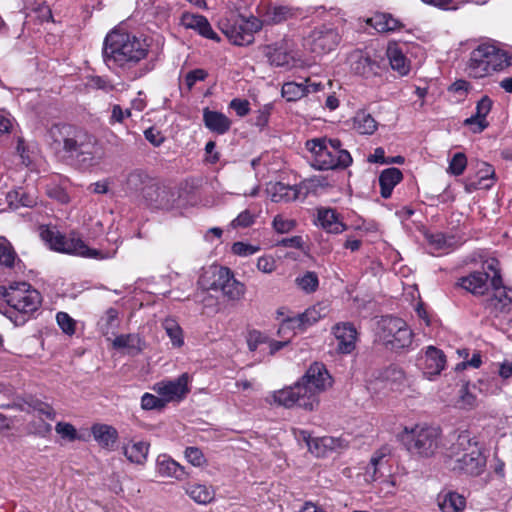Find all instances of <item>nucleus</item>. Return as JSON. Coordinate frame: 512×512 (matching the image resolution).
I'll return each mask as SVG.
<instances>
[{
    "label": "nucleus",
    "mask_w": 512,
    "mask_h": 512,
    "mask_svg": "<svg viewBox=\"0 0 512 512\" xmlns=\"http://www.w3.org/2000/svg\"><path fill=\"white\" fill-rule=\"evenodd\" d=\"M488 55L489 49L486 48V44L479 45L471 52L470 59L467 64V72L470 77L479 79L491 74Z\"/></svg>",
    "instance_id": "14"
},
{
    "label": "nucleus",
    "mask_w": 512,
    "mask_h": 512,
    "mask_svg": "<svg viewBox=\"0 0 512 512\" xmlns=\"http://www.w3.org/2000/svg\"><path fill=\"white\" fill-rule=\"evenodd\" d=\"M273 228L278 233H288L296 226V221L292 219L283 218L281 215H276L273 219Z\"/></svg>",
    "instance_id": "53"
},
{
    "label": "nucleus",
    "mask_w": 512,
    "mask_h": 512,
    "mask_svg": "<svg viewBox=\"0 0 512 512\" xmlns=\"http://www.w3.org/2000/svg\"><path fill=\"white\" fill-rule=\"evenodd\" d=\"M337 349L343 354L351 353L356 346L357 331L351 323H338L333 327Z\"/></svg>",
    "instance_id": "17"
},
{
    "label": "nucleus",
    "mask_w": 512,
    "mask_h": 512,
    "mask_svg": "<svg viewBox=\"0 0 512 512\" xmlns=\"http://www.w3.org/2000/svg\"><path fill=\"white\" fill-rule=\"evenodd\" d=\"M353 70L356 74L369 78L379 74L381 65L379 61L371 58L369 55H360L353 64Z\"/></svg>",
    "instance_id": "34"
},
{
    "label": "nucleus",
    "mask_w": 512,
    "mask_h": 512,
    "mask_svg": "<svg viewBox=\"0 0 512 512\" xmlns=\"http://www.w3.org/2000/svg\"><path fill=\"white\" fill-rule=\"evenodd\" d=\"M267 57L271 65L276 67H288L293 60L291 54L282 48H274L268 52Z\"/></svg>",
    "instance_id": "44"
},
{
    "label": "nucleus",
    "mask_w": 512,
    "mask_h": 512,
    "mask_svg": "<svg viewBox=\"0 0 512 512\" xmlns=\"http://www.w3.org/2000/svg\"><path fill=\"white\" fill-rule=\"evenodd\" d=\"M47 195L54 200H57L58 202L62 204H66L69 202L70 197L67 194V192L58 185H52L47 188Z\"/></svg>",
    "instance_id": "58"
},
{
    "label": "nucleus",
    "mask_w": 512,
    "mask_h": 512,
    "mask_svg": "<svg viewBox=\"0 0 512 512\" xmlns=\"http://www.w3.org/2000/svg\"><path fill=\"white\" fill-rule=\"evenodd\" d=\"M398 438L411 454L431 457L439 448L440 429L416 425L410 430L405 428Z\"/></svg>",
    "instance_id": "5"
},
{
    "label": "nucleus",
    "mask_w": 512,
    "mask_h": 512,
    "mask_svg": "<svg viewBox=\"0 0 512 512\" xmlns=\"http://www.w3.org/2000/svg\"><path fill=\"white\" fill-rule=\"evenodd\" d=\"M295 282L306 293L315 292L319 285L318 276L312 271H307L302 277H297Z\"/></svg>",
    "instance_id": "46"
},
{
    "label": "nucleus",
    "mask_w": 512,
    "mask_h": 512,
    "mask_svg": "<svg viewBox=\"0 0 512 512\" xmlns=\"http://www.w3.org/2000/svg\"><path fill=\"white\" fill-rule=\"evenodd\" d=\"M307 41L310 50L320 55L335 49L340 42V35L335 29L322 27L312 31Z\"/></svg>",
    "instance_id": "11"
},
{
    "label": "nucleus",
    "mask_w": 512,
    "mask_h": 512,
    "mask_svg": "<svg viewBox=\"0 0 512 512\" xmlns=\"http://www.w3.org/2000/svg\"><path fill=\"white\" fill-rule=\"evenodd\" d=\"M446 364V356L442 350L429 346L426 350L423 362V373L429 378L439 375Z\"/></svg>",
    "instance_id": "21"
},
{
    "label": "nucleus",
    "mask_w": 512,
    "mask_h": 512,
    "mask_svg": "<svg viewBox=\"0 0 512 512\" xmlns=\"http://www.w3.org/2000/svg\"><path fill=\"white\" fill-rule=\"evenodd\" d=\"M185 457L194 466H201L205 463V457L202 451L197 447H187Z\"/></svg>",
    "instance_id": "56"
},
{
    "label": "nucleus",
    "mask_w": 512,
    "mask_h": 512,
    "mask_svg": "<svg viewBox=\"0 0 512 512\" xmlns=\"http://www.w3.org/2000/svg\"><path fill=\"white\" fill-rule=\"evenodd\" d=\"M46 142L54 151L61 149L80 169L99 165L105 151L97 138L88 131L70 124H54L45 135Z\"/></svg>",
    "instance_id": "1"
},
{
    "label": "nucleus",
    "mask_w": 512,
    "mask_h": 512,
    "mask_svg": "<svg viewBox=\"0 0 512 512\" xmlns=\"http://www.w3.org/2000/svg\"><path fill=\"white\" fill-rule=\"evenodd\" d=\"M272 202H290L298 198L299 190L296 186L286 185L282 182L269 183L266 189Z\"/></svg>",
    "instance_id": "26"
},
{
    "label": "nucleus",
    "mask_w": 512,
    "mask_h": 512,
    "mask_svg": "<svg viewBox=\"0 0 512 512\" xmlns=\"http://www.w3.org/2000/svg\"><path fill=\"white\" fill-rule=\"evenodd\" d=\"M492 108V100L488 96H483L477 103L476 106V115L480 117L481 123H479L478 130H484L488 127V122L486 121V116L489 114Z\"/></svg>",
    "instance_id": "47"
},
{
    "label": "nucleus",
    "mask_w": 512,
    "mask_h": 512,
    "mask_svg": "<svg viewBox=\"0 0 512 512\" xmlns=\"http://www.w3.org/2000/svg\"><path fill=\"white\" fill-rule=\"evenodd\" d=\"M487 266L482 271H473L467 276L460 277L456 287L463 288L474 296H483L488 293L491 276Z\"/></svg>",
    "instance_id": "12"
},
{
    "label": "nucleus",
    "mask_w": 512,
    "mask_h": 512,
    "mask_svg": "<svg viewBox=\"0 0 512 512\" xmlns=\"http://www.w3.org/2000/svg\"><path fill=\"white\" fill-rule=\"evenodd\" d=\"M151 179L147 173L142 170L130 172L126 179V187L132 193H144V188L150 183Z\"/></svg>",
    "instance_id": "37"
},
{
    "label": "nucleus",
    "mask_w": 512,
    "mask_h": 512,
    "mask_svg": "<svg viewBox=\"0 0 512 512\" xmlns=\"http://www.w3.org/2000/svg\"><path fill=\"white\" fill-rule=\"evenodd\" d=\"M305 146L313 154V167L317 170L345 169L352 163L339 139L314 138L307 140Z\"/></svg>",
    "instance_id": "4"
},
{
    "label": "nucleus",
    "mask_w": 512,
    "mask_h": 512,
    "mask_svg": "<svg viewBox=\"0 0 512 512\" xmlns=\"http://www.w3.org/2000/svg\"><path fill=\"white\" fill-rule=\"evenodd\" d=\"M163 327L170 337L173 346L181 347L184 344L182 329L174 319H165Z\"/></svg>",
    "instance_id": "42"
},
{
    "label": "nucleus",
    "mask_w": 512,
    "mask_h": 512,
    "mask_svg": "<svg viewBox=\"0 0 512 512\" xmlns=\"http://www.w3.org/2000/svg\"><path fill=\"white\" fill-rule=\"evenodd\" d=\"M222 32L229 38V40L233 44L238 46L251 44L254 40V36H251V34L247 33L240 19H237L233 23L229 21L223 23Z\"/></svg>",
    "instance_id": "24"
},
{
    "label": "nucleus",
    "mask_w": 512,
    "mask_h": 512,
    "mask_svg": "<svg viewBox=\"0 0 512 512\" xmlns=\"http://www.w3.org/2000/svg\"><path fill=\"white\" fill-rule=\"evenodd\" d=\"M268 337L257 330L248 333L247 345L250 351H255L260 344L267 343Z\"/></svg>",
    "instance_id": "57"
},
{
    "label": "nucleus",
    "mask_w": 512,
    "mask_h": 512,
    "mask_svg": "<svg viewBox=\"0 0 512 512\" xmlns=\"http://www.w3.org/2000/svg\"><path fill=\"white\" fill-rule=\"evenodd\" d=\"M321 317L322 314L319 309L315 306L310 307L301 314L285 319L281 323L278 333L281 334L287 329L304 331L307 327L315 324Z\"/></svg>",
    "instance_id": "15"
},
{
    "label": "nucleus",
    "mask_w": 512,
    "mask_h": 512,
    "mask_svg": "<svg viewBox=\"0 0 512 512\" xmlns=\"http://www.w3.org/2000/svg\"><path fill=\"white\" fill-rule=\"evenodd\" d=\"M282 96L287 101H296L306 96L308 93V89L303 84H298L295 82H287L282 86Z\"/></svg>",
    "instance_id": "41"
},
{
    "label": "nucleus",
    "mask_w": 512,
    "mask_h": 512,
    "mask_svg": "<svg viewBox=\"0 0 512 512\" xmlns=\"http://www.w3.org/2000/svg\"><path fill=\"white\" fill-rule=\"evenodd\" d=\"M91 433L95 441L107 450H112L119 438L117 429L108 424H94Z\"/></svg>",
    "instance_id": "25"
},
{
    "label": "nucleus",
    "mask_w": 512,
    "mask_h": 512,
    "mask_svg": "<svg viewBox=\"0 0 512 512\" xmlns=\"http://www.w3.org/2000/svg\"><path fill=\"white\" fill-rule=\"evenodd\" d=\"M56 320L62 331L68 335L75 333V320L66 312H58Z\"/></svg>",
    "instance_id": "51"
},
{
    "label": "nucleus",
    "mask_w": 512,
    "mask_h": 512,
    "mask_svg": "<svg viewBox=\"0 0 512 512\" xmlns=\"http://www.w3.org/2000/svg\"><path fill=\"white\" fill-rule=\"evenodd\" d=\"M25 404H27V408L29 409V412L31 410L37 411L40 414L45 415L50 420H53L56 416V412L49 404L42 402L38 399L30 398L28 400V402H25Z\"/></svg>",
    "instance_id": "48"
},
{
    "label": "nucleus",
    "mask_w": 512,
    "mask_h": 512,
    "mask_svg": "<svg viewBox=\"0 0 512 512\" xmlns=\"http://www.w3.org/2000/svg\"><path fill=\"white\" fill-rule=\"evenodd\" d=\"M16 252L12 245L4 238H0V264L12 268L15 263Z\"/></svg>",
    "instance_id": "45"
},
{
    "label": "nucleus",
    "mask_w": 512,
    "mask_h": 512,
    "mask_svg": "<svg viewBox=\"0 0 512 512\" xmlns=\"http://www.w3.org/2000/svg\"><path fill=\"white\" fill-rule=\"evenodd\" d=\"M150 444L146 441H131L123 446V454L131 463L143 465L148 456Z\"/></svg>",
    "instance_id": "29"
},
{
    "label": "nucleus",
    "mask_w": 512,
    "mask_h": 512,
    "mask_svg": "<svg viewBox=\"0 0 512 512\" xmlns=\"http://www.w3.org/2000/svg\"><path fill=\"white\" fill-rule=\"evenodd\" d=\"M487 269L493 272L490 279V287L493 289V297L503 306L512 303V289L503 284L500 270L496 268V262L487 263Z\"/></svg>",
    "instance_id": "18"
},
{
    "label": "nucleus",
    "mask_w": 512,
    "mask_h": 512,
    "mask_svg": "<svg viewBox=\"0 0 512 512\" xmlns=\"http://www.w3.org/2000/svg\"><path fill=\"white\" fill-rule=\"evenodd\" d=\"M438 505L442 512H461L466 506V500L456 492H448L441 500L439 499Z\"/></svg>",
    "instance_id": "36"
},
{
    "label": "nucleus",
    "mask_w": 512,
    "mask_h": 512,
    "mask_svg": "<svg viewBox=\"0 0 512 512\" xmlns=\"http://www.w3.org/2000/svg\"><path fill=\"white\" fill-rule=\"evenodd\" d=\"M89 86L94 89L110 92L114 89V85L107 79L101 76H93L89 80Z\"/></svg>",
    "instance_id": "61"
},
{
    "label": "nucleus",
    "mask_w": 512,
    "mask_h": 512,
    "mask_svg": "<svg viewBox=\"0 0 512 512\" xmlns=\"http://www.w3.org/2000/svg\"><path fill=\"white\" fill-rule=\"evenodd\" d=\"M295 16V11L285 5L268 6L262 12L261 17L267 25L279 24Z\"/></svg>",
    "instance_id": "31"
},
{
    "label": "nucleus",
    "mask_w": 512,
    "mask_h": 512,
    "mask_svg": "<svg viewBox=\"0 0 512 512\" xmlns=\"http://www.w3.org/2000/svg\"><path fill=\"white\" fill-rule=\"evenodd\" d=\"M0 295L6 303L22 314H32L41 306V294L26 282L12 283L7 288L0 286Z\"/></svg>",
    "instance_id": "7"
},
{
    "label": "nucleus",
    "mask_w": 512,
    "mask_h": 512,
    "mask_svg": "<svg viewBox=\"0 0 512 512\" xmlns=\"http://www.w3.org/2000/svg\"><path fill=\"white\" fill-rule=\"evenodd\" d=\"M203 122L208 130L218 135L227 133L232 125L231 120L225 114L209 108L203 109Z\"/></svg>",
    "instance_id": "20"
},
{
    "label": "nucleus",
    "mask_w": 512,
    "mask_h": 512,
    "mask_svg": "<svg viewBox=\"0 0 512 512\" xmlns=\"http://www.w3.org/2000/svg\"><path fill=\"white\" fill-rule=\"evenodd\" d=\"M182 24L189 29H194L199 32L205 38L220 41V37L216 32L213 31L208 20L202 15L195 14H183L181 19Z\"/></svg>",
    "instance_id": "22"
},
{
    "label": "nucleus",
    "mask_w": 512,
    "mask_h": 512,
    "mask_svg": "<svg viewBox=\"0 0 512 512\" xmlns=\"http://www.w3.org/2000/svg\"><path fill=\"white\" fill-rule=\"evenodd\" d=\"M143 199L156 208H169L174 199L173 194L166 188L154 183L152 180L144 188Z\"/></svg>",
    "instance_id": "16"
},
{
    "label": "nucleus",
    "mask_w": 512,
    "mask_h": 512,
    "mask_svg": "<svg viewBox=\"0 0 512 512\" xmlns=\"http://www.w3.org/2000/svg\"><path fill=\"white\" fill-rule=\"evenodd\" d=\"M366 23L379 33H391L404 28V24L399 19L386 12L374 13Z\"/></svg>",
    "instance_id": "19"
},
{
    "label": "nucleus",
    "mask_w": 512,
    "mask_h": 512,
    "mask_svg": "<svg viewBox=\"0 0 512 512\" xmlns=\"http://www.w3.org/2000/svg\"><path fill=\"white\" fill-rule=\"evenodd\" d=\"M403 179V174L398 168H387L379 176L380 194L388 199L393 188Z\"/></svg>",
    "instance_id": "28"
},
{
    "label": "nucleus",
    "mask_w": 512,
    "mask_h": 512,
    "mask_svg": "<svg viewBox=\"0 0 512 512\" xmlns=\"http://www.w3.org/2000/svg\"><path fill=\"white\" fill-rule=\"evenodd\" d=\"M40 235L49 247L57 252L74 254L87 258H102L101 251L89 248L75 233L65 236L57 230L45 228L41 230Z\"/></svg>",
    "instance_id": "8"
},
{
    "label": "nucleus",
    "mask_w": 512,
    "mask_h": 512,
    "mask_svg": "<svg viewBox=\"0 0 512 512\" xmlns=\"http://www.w3.org/2000/svg\"><path fill=\"white\" fill-rule=\"evenodd\" d=\"M336 440L332 437H322L307 440V446L311 453L317 457L324 456L327 450L335 448Z\"/></svg>",
    "instance_id": "39"
},
{
    "label": "nucleus",
    "mask_w": 512,
    "mask_h": 512,
    "mask_svg": "<svg viewBox=\"0 0 512 512\" xmlns=\"http://www.w3.org/2000/svg\"><path fill=\"white\" fill-rule=\"evenodd\" d=\"M258 250H259L258 247H255V246H252L250 244L243 243V242H235L232 245V252L235 255H239V256L253 255Z\"/></svg>",
    "instance_id": "63"
},
{
    "label": "nucleus",
    "mask_w": 512,
    "mask_h": 512,
    "mask_svg": "<svg viewBox=\"0 0 512 512\" xmlns=\"http://www.w3.org/2000/svg\"><path fill=\"white\" fill-rule=\"evenodd\" d=\"M158 473L164 477H174L178 480L184 479L186 472L184 467L166 455H160L157 459Z\"/></svg>",
    "instance_id": "33"
},
{
    "label": "nucleus",
    "mask_w": 512,
    "mask_h": 512,
    "mask_svg": "<svg viewBox=\"0 0 512 512\" xmlns=\"http://www.w3.org/2000/svg\"><path fill=\"white\" fill-rule=\"evenodd\" d=\"M444 463L455 473L478 476L486 467V457L471 433L464 430L451 435V444L446 448Z\"/></svg>",
    "instance_id": "3"
},
{
    "label": "nucleus",
    "mask_w": 512,
    "mask_h": 512,
    "mask_svg": "<svg viewBox=\"0 0 512 512\" xmlns=\"http://www.w3.org/2000/svg\"><path fill=\"white\" fill-rule=\"evenodd\" d=\"M19 199L22 207H34L37 204V195L33 189L18 187Z\"/></svg>",
    "instance_id": "55"
},
{
    "label": "nucleus",
    "mask_w": 512,
    "mask_h": 512,
    "mask_svg": "<svg viewBox=\"0 0 512 512\" xmlns=\"http://www.w3.org/2000/svg\"><path fill=\"white\" fill-rule=\"evenodd\" d=\"M299 382L305 387V393L309 398L319 400V393L331 386L332 378L324 364L315 362L310 365Z\"/></svg>",
    "instance_id": "9"
},
{
    "label": "nucleus",
    "mask_w": 512,
    "mask_h": 512,
    "mask_svg": "<svg viewBox=\"0 0 512 512\" xmlns=\"http://www.w3.org/2000/svg\"><path fill=\"white\" fill-rule=\"evenodd\" d=\"M353 127L359 134L371 135L377 129V122L370 114L360 111L354 117Z\"/></svg>",
    "instance_id": "38"
},
{
    "label": "nucleus",
    "mask_w": 512,
    "mask_h": 512,
    "mask_svg": "<svg viewBox=\"0 0 512 512\" xmlns=\"http://www.w3.org/2000/svg\"><path fill=\"white\" fill-rule=\"evenodd\" d=\"M377 336L390 350L399 351L412 344L413 332L405 321L394 316H383L378 321Z\"/></svg>",
    "instance_id": "6"
},
{
    "label": "nucleus",
    "mask_w": 512,
    "mask_h": 512,
    "mask_svg": "<svg viewBox=\"0 0 512 512\" xmlns=\"http://www.w3.org/2000/svg\"><path fill=\"white\" fill-rule=\"evenodd\" d=\"M391 68L399 75L405 76L410 71V62L397 44H389L386 51Z\"/></svg>",
    "instance_id": "30"
},
{
    "label": "nucleus",
    "mask_w": 512,
    "mask_h": 512,
    "mask_svg": "<svg viewBox=\"0 0 512 512\" xmlns=\"http://www.w3.org/2000/svg\"><path fill=\"white\" fill-rule=\"evenodd\" d=\"M116 349H127L129 354L137 355L145 348V342L138 334H121L113 341Z\"/></svg>",
    "instance_id": "32"
},
{
    "label": "nucleus",
    "mask_w": 512,
    "mask_h": 512,
    "mask_svg": "<svg viewBox=\"0 0 512 512\" xmlns=\"http://www.w3.org/2000/svg\"><path fill=\"white\" fill-rule=\"evenodd\" d=\"M486 48L489 49L488 61L491 73L503 70L512 64V57L506 51L498 49L494 45L490 44H486Z\"/></svg>",
    "instance_id": "35"
},
{
    "label": "nucleus",
    "mask_w": 512,
    "mask_h": 512,
    "mask_svg": "<svg viewBox=\"0 0 512 512\" xmlns=\"http://www.w3.org/2000/svg\"><path fill=\"white\" fill-rule=\"evenodd\" d=\"M317 221L329 233L339 234L347 229V226L339 219V214L332 208L318 209Z\"/></svg>",
    "instance_id": "23"
},
{
    "label": "nucleus",
    "mask_w": 512,
    "mask_h": 512,
    "mask_svg": "<svg viewBox=\"0 0 512 512\" xmlns=\"http://www.w3.org/2000/svg\"><path fill=\"white\" fill-rule=\"evenodd\" d=\"M244 285L237 281L234 278V275L230 278V281L227 282L221 292L223 295L231 301L239 300L244 295Z\"/></svg>",
    "instance_id": "43"
},
{
    "label": "nucleus",
    "mask_w": 512,
    "mask_h": 512,
    "mask_svg": "<svg viewBox=\"0 0 512 512\" xmlns=\"http://www.w3.org/2000/svg\"><path fill=\"white\" fill-rule=\"evenodd\" d=\"M211 276L207 279L206 276L202 279V285L207 290H222L224 285L230 281L233 276L232 271L226 267H215L210 271Z\"/></svg>",
    "instance_id": "27"
},
{
    "label": "nucleus",
    "mask_w": 512,
    "mask_h": 512,
    "mask_svg": "<svg viewBox=\"0 0 512 512\" xmlns=\"http://www.w3.org/2000/svg\"><path fill=\"white\" fill-rule=\"evenodd\" d=\"M141 407L145 410H160L165 407V401L153 394L145 393L141 398Z\"/></svg>",
    "instance_id": "52"
},
{
    "label": "nucleus",
    "mask_w": 512,
    "mask_h": 512,
    "mask_svg": "<svg viewBox=\"0 0 512 512\" xmlns=\"http://www.w3.org/2000/svg\"><path fill=\"white\" fill-rule=\"evenodd\" d=\"M269 116H270V107L264 106L263 108L259 109L256 112V115L251 119L252 124L257 127L264 128L269 121Z\"/></svg>",
    "instance_id": "62"
},
{
    "label": "nucleus",
    "mask_w": 512,
    "mask_h": 512,
    "mask_svg": "<svg viewBox=\"0 0 512 512\" xmlns=\"http://www.w3.org/2000/svg\"><path fill=\"white\" fill-rule=\"evenodd\" d=\"M254 223V216L248 210H244L241 212L231 223V225L236 227H249Z\"/></svg>",
    "instance_id": "64"
},
{
    "label": "nucleus",
    "mask_w": 512,
    "mask_h": 512,
    "mask_svg": "<svg viewBox=\"0 0 512 512\" xmlns=\"http://www.w3.org/2000/svg\"><path fill=\"white\" fill-rule=\"evenodd\" d=\"M466 166H467L466 155L462 152H458V153L454 154V156L452 157V159L449 163L448 171L455 176H459V175L463 174Z\"/></svg>",
    "instance_id": "49"
},
{
    "label": "nucleus",
    "mask_w": 512,
    "mask_h": 512,
    "mask_svg": "<svg viewBox=\"0 0 512 512\" xmlns=\"http://www.w3.org/2000/svg\"><path fill=\"white\" fill-rule=\"evenodd\" d=\"M208 77V72L204 69L197 68L194 70L189 71L185 75V84L188 88V90H192L196 82L198 81H204Z\"/></svg>",
    "instance_id": "54"
},
{
    "label": "nucleus",
    "mask_w": 512,
    "mask_h": 512,
    "mask_svg": "<svg viewBox=\"0 0 512 512\" xmlns=\"http://www.w3.org/2000/svg\"><path fill=\"white\" fill-rule=\"evenodd\" d=\"M384 453H376L372 456L370 463L367 467L366 474L370 476L372 481H376L382 474L380 473V466L384 458Z\"/></svg>",
    "instance_id": "50"
},
{
    "label": "nucleus",
    "mask_w": 512,
    "mask_h": 512,
    "mask_svg": "<svg viewBox=\"0 0 512 512\" xmlns=\"http://www.w3.org/2000/svg\"><path fill=\"white\" fill-rule=\"evenodd\" d=\"M229 107L240 117L246 116L250 111V103L246 99L234 98L230 102Z\"/></svg>",
    "instance_id": "60"
},
{
    "label": "nucleus",
    "mask_w": 512,
    "mask_h": 512,
    "mask_svg": "<svg viewBox=\"0 0 512 512\" xmlns=\"http://www.w3.org/2000/svg\"><path fill=\"white\" fill-rule=\"evenodd\" d=\"M188 495L199 504H208L214 498V491L201 484H192L187 488Z\"/></svg>",
    "instance_id": "40"
},
{
    "label": "nucleus",
    "mask_w": 512,
    "mask_h": 512,
    "mask_svg": "<svg viewBox=\"0 0 512 512\" xmlns=\"http://www.w3.org/2000/svg\"><path fill=\"white\" fill-rule=\"evenodd\" d=\"M274 400L286 408L298 406L308 411L316 409L319 405V400L309 398L305 393V387L299 381L292 386L275 392Z\"/></svg>",
    "instance_id": "10"
},
{
    "label": "nucleus",
    "mask_w": 512,
    "mask_h": 512,
    "mask_svg": "<svg viewBox=\"0 0 512 512\" xmlns=\"http://www.w3.org/2000/svg\"><path fill=\"white\" fill-rule=\"evenodd\" d=\"M148 52L149 45L145 39L124 29L114 28L104 39L102 57L109 69L130 70L145 59Z\"/></svg>",
    "instance_id": "2"
},
{
    "label": "nucleus",
    "mask_w": 512,
    "mask_h": 512,
    "mask_svg": "<svg viewBox=\"0 0 512 512\" xmlns=\"http://www.w3.org/2000/svg\"><path fill=\"white\" fill-rule=\"evenodd\" d=\"M154 390L165 398L163 399L165 403L168 401L180 400L189 392L188 375L184 373L174 380L156 383Z\"/></svg>",
    "instance_id": "13"
},
{
    "label": "nucleus",
    "mask_w": 512,
    "mask_h": 512,
    "mask_svg": "<svg viewBox=\"0 0 512 512\" xmlns=\"http://www.w3.org/2000/svg\"><path fill=\"white\" fill-rule=\"evenodd\" d=\"M55 430L63 438H67L69 440H75L77 438V431L75 427L70 423L58 422L56 424Z\"/></svg>",
    "instance_id": "59"
}]
</instances>
